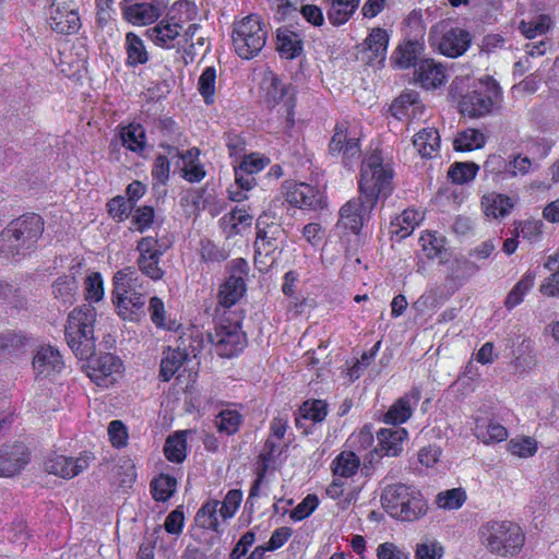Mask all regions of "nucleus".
Returning a JSON list of instances; mask_svg holds the SVG:
<instances>
[{"mask_svg": "<svg viewBox=\"0 0 559 559\" xmlns=\"http://www.w3.org/2000/svg\"><path fill=\"white\" fill-rule=\"evenodd\" d=\"M40 215L28 213L8 224L0 233V253L5 258H24L36 249L44 233Z\"/></svg>", "mask_w": 559, "mask_h": 559, "instance_id": "obj_1", "label": "nucleus"}, {"mask_svg": "<svg viewBox=\"0 0 559 559\" xmlns=\"http://www.w3.org/2000/svg\"><path fill=\"white\" fill-rule=\"evenodd\" d=\"M96 318V309L91 304H83L68 314L64 324V337L68 346L81 360L95 354L94 328Z\"/></svg>", "mask_w": 559, "mask_h": 559, "instance_id": "obj_2", "label": "nucleus"}, {"mask_svg": "<svg viewBox=\"0 0 559 559\" xmlns=\"http://www.w3.org/2000/svg\"><path fill=\"white\" fill-rule=\"evenodd\" d=\"M478 534L486 550L497 557L518 556L525 544L522 528L511 521H488L479 527Z\"/></svg>", "mask_w": 559, "mask_h": 559, "instance_id": "obj_3", "label": "nucleus"}, {"mask_svg": "<svg viewBox=\"0 0 559 559\" xmlns=\"http://www.w3.org/2000/svg\"><path fill=\"white\" fill-rule=\"evenodd\" d=\"M380 501L389 515L400 521H416L428 510L421 492L417 488L402 483L384 487Z\"/></svg>", "mask_w": 559, "mask_h": 559, "instance_id": "obj_4", "label": "nucleus"}, {"mask_svg": "<svg viewBox=\"0 0 559 559\" xmlns=\"http://www.w3.org/2000/svg\"><path fill=\"white\" fill-rule=\"evenodd\" d=\"M393 169L382 153L374 150L365 157L360 168L359 193L373 202L386 199L392 190Z\"/></svg>", "mask_w": 559, "mask_h": 559, "instance_id": "obj_5", "label": "nucleus"}, {"mask_svg": "<svg viewBox=\"0 0 559 559\" xmlns=\"http://www.w3.org/2000/svg\"><path fill=\"white\" fill-rule=\"evenodd\" d=\"M130 269L118 271L114 276L112 301L123 320L138 321L144 314L145 298L136 292L138 277Z\"/></svg>", "mask_w": 559, "mask_h": 559, "instance_id": "obj_6", "label": "nucleus"}, {"mask_svg": "<svg viewBox=\"0 0 559 559\" xmlns=\"http://www.w3.org/2000/svg\"><path fill=\"white\" fill-rule=\"evenodd\" d=\"M501 98V90L498 83L487 76L474 83L462 95L459 107L462 115L469 118H480L489 115Z\"/></svg>", "mask_w": 559, "mask_h": 559, "instance_id": "obj_7", "label": "nucleus"}, {"mask_svg": "<svg viewBox=\"0 0 559 559\" xmlns=\"http://www.w3.org/2000/svg\"><path fill=\"white\" fill-rule=\"evenodd\" d=\"M207 341L218 356L227 358L236 356L247 345V337L239 321L226 317L225 313L216 318L214 330L207 332Z\"/></svg>", "mask_w": 559, "mask_h": 559, "instance_id": "obj_8", "label": "nucleus"}, {"mask_svg": "<svg viewBox=\"0 0 559 559\" xmlns=\"http://www.w3.org/2000/svg\"><path fill=\"white\" fill-rule=\"evenodd\" d=\"M264 102L270 107L282 104L285 118L284 130H290L295 124L296 91L292 84L284 83L274 72L266 71L261 81Z\"/></svg>", "mask_w": 559, "mask_h": 559, "instance_id": "obj_9", "label": "nucleus"}, {"mask_svg": "<svg viewBox=\"0 0 559 559\" xmlns=\"http://www.w3.org/2000/svg\"><path fill=\"white\" fill-rule=\"evenodd\" d=\"M266 43V29L258 15H248L235 24L233 44L242 59L255 57Z\"/></svg>", "mask_w": 559, "mask_h": 559, "instance_id": "obj_10", "label": "nucleus"}, {"mask_svg": "<svg viewBox=\"0 0 559 559\" xmlns=\"http://www.w3.org/2000/svg\"><path fill=\"white\" fill-rule=\"evenodd\" d=\"M242 500V492L239 489H230L226 493L223 502L218 500H209L202 504L195 514L197 524L205 530H211L221 534L223 530L217 518V513L223 520L231 519Z\"/></svg>", "mask_w": 559, "mask_h": 559, "instance_id": "obj_11", "label": "nucleus"}, {"mask_svg": "<svg viewBox=\"0 0 559 559\" xmlns=\"http://www.w3.org/2000/svg\"><path fill=\"white\" fill-rule=\"evenodd\" d=\"M333 135L328 146L329 154L342 155L347 166L353 159L360 157V130L350 121L342 120L335 123Z\"/></svg>", "mask_w": 559, "mask_h": 559, "instance_id": "obj_12", "label": "nucleus"}, {"mask_svg": "<svg viewBox=\"0 0 559 559\" xmlns=\"http://www.w3.org/2000/svg\"><path fill=\"white\" fill-rule=\"evenodd\" d=\"M376 204L359 193V197L350 199L340 209L338 225L353 234H358L365 223L370 219Z\"/></svg>", "mask_w": 559, "mask_h": 559, "instance_id": "obj_13", "label": "nucleus"}, {"mask_svg": "<svg viewBox=\"0 0 559 559\" xmlns=\"http://www.w3.org/2000/svg\"><path fill=\"white\" fill-rule=\"evenodd\" d=\"M136 251L139 258L136 264L139 270L153 281L163 278L165 272L159 265L164 249L154 237H143L138 241Z\"/></svg>", "mask_w": 559, "mask_h": 559, "instance_id": "obj_14", "label": "nucleus"}, {"mask_svg": "<svg viewBox=\"0 0 559 559\" xmlns=\"http://www.w3.org/2000/svg\"><path fill=\"white\" fill-rule=\"evenodd\" d=\"M63 368L64 361L57 347L47 344L36 348L32 360L35 380L52 379L61 373Z\"/></svg>", "mask_w": 559, "mask_h": 559, "instance_id": "obj_15", "label": "nucleus"}, {"mask_svg": "<svg viewBox=\"0 0 559 559\" xmlns=\"http://www.w3.org/2000/svg\"><path fill=\"white\" fill-rule=\"evenodd\" d=\"M286 202L299 209L318 210L323 207V198L318 189L305 183L285 181L282 186Z\"/></svg>", "mask_w": 559, "mask_h": 559, "instance_id": "obj_16", "label": "nucleus"}, {"mask_svg": "<svg viewBox=\"0 0 559 559\" xmlns=\"http://www.w3.org/2000/svg\"><path fill=\"white\" fill-rule=\"evenodd\" d=\"M87 360V376L98 386H109L115 381V374L120 371L121 360L112 354H103L98 357L91 356Z\"/></svg>", "mask_w": 559, "mask_h": 559, "instance_id": "obj_17", "label": "nucleus"}, {"mask_svg": "<svg viewBox=\"0 0 559 559\" xmlns=\"http://www.w3.org/2000/svg\"><path fill=\"white\" fill-rule=\"evenodd\" d=\"M92 455L84 453L76 459L53 454L46 459L44 466L49 474L62 478H73L90 466Z\"/></svg>", "mask_w": 559, "mask_h": 559, "instance_id": "obj_18", "label": "nucleus"}, {"mask_svg": "<svg viewBox=\"0 0 559 559\" xmlns=\"http://www.w3.org/2000/svg\"><path fill=\"white\" fill-rule=\"evenodd\" d=\"M124 17L134 25H147L162 15V4L157 0H124Z\"/></svg>", "mask_w": 559, "mask_h": 559, "instance_id": "obj_19", "label": "nucleus"}, {"mask_svg": "<svg viewBox=\"0 0 559 559\" xmlns=\"http://www.w3.org/2000/svg\"><path fill=\"white\" fill-rule=\"evenodd\" d=\"M31 453L23 443L4 445L0 449V477L19 474L29 462Z\"/></svg>", "mask_w": 559, "mask_h": 559, "instance_id": "obj_20", "label": "nucleus"}, {"mask_svg": "<svg viewBox=\"0 0 559 559\" xmlns=\"http://www.w3.org/2000/svg\"><path fill=\"white\" fill-rule=\"evenodd\" d=\"M49 25L56 33L70 35L81 28V20L78 11L70 3H58L51 5Z\"/></svg>", "mask_w": 559, "mask_h": 559, "instance_id": "obj_21", "label": "nucleus"}, {"mask_svg": "<svg viewBox=\"0 0 559 559\" xmlns=\"http://www.w3.org/2000/svg\"><path fill=\"white\" fill-rule=\"evenodd\" d=\"M420 397V389L413 388L405 395L396 400V402L389 408L383 416V421L393 425V427H397L396 425L405 423L411 418L413 408L418 404Z\"/></svg>", "mask_w": 559, "mask_h": 559, "instance_id": "obj_22", "label": "nucleus"}, {"mask_svg": "<svg viewBox=\"0 0 559 559\" xmlns=\"http://www.w3.org/2000/svg\"><path fill=\"white\" fill-rule=\"evenodd\" d=\"M471 34L460 27L445 31L438 44L440 52L450 58L462 56L471 46Z\"/></svg>", "mask_w": 559, "mask_h": 559, "instance_id": "obj_23", "label": "nucleus"}, {"mask_svg": "<svg viewBox=\"0 0 559 559\" xmlns=\"http://www.w3.org/2000/svg\"><path fill=\"white\" fill-rule=\"evenodd\" d=\"M406 429L402 427L382 428L377 432L378 448L376 452L382 455L397 456L403 450V442L407 438Z\"/></svg>", "mask_w": 559, "mask_h": 559, "instance_id": "obj_24", "label": "nucleus"}, {"mask_svg": "<svg viewBox=\"0 0 559 559\" xmlns=\"http://www.w3.org/2000/svg\"><path fill=\"white\" fill-rule=\"evenodd\" d=\"M182 25L175 17H166L154 27L147 29L150 38L159 47L173 48L174 41L180 37Z\"/></svg>", "mask_w": 559, "mask_h": 559, "instance_id": "obj_25", "label": "nucleus"}, {"mask_svg": "<svg viewBox=\"0 0 559 559\" xmlns=\"http://www.w3.org/2000/svg\"><path fill=\"white\" fill-rule=\"evenodd\" d=\"M414 79L424 88H436L445 82V70L432 59H424L415 69Z\"/></svg>", "mask_w": 559, "mask_h": 559, "instance_id": "obj_26", "label": "nucleus"}, {"mask_svg": "<svg viewBox=\"0 0 559 559\" xmlns=\"http://www.w3.org/2000/svg\"><path fill=\"white\" fill-rule=\"evenodd\" d=\"M424 44L419 40H407L399 45L394 50L391 61L394 66L401 69L414 67L418 68L419 62L423 60Z\"/></svg>", "mask_w": 559, "mask_h": 559, "instance_id": "obj_27", "label": "nucleus"}, {"mask_svg": "<svg viewBox=\"0 0 559 559\" xmlns=\"http://www.w3.org/2000/svg\"><path fill=\"white\" fill-rule=\"evenodd\" d=\"M480 205L487 218L502 219L511 213L514 202L506 194L489 192L483 195Z\"/></svg>", "mask_w": 559, "mask_h": 559, "instance_id": "obj_28", "label": "nucleus"}, {"mask_svg": "<svg viewBox=\"0 0 559 559\" xmlns=\"http://www.w3.org/2000/svg\"><path fill=\"white\" fill-rule=\"evenodd\" d=\"M328 21L333 26H341L347 23L357 11L360 0H326Z\"/></svg>", "mask_w": 559, "mask_h": 559, "instance_id": "obj_29", "label": "nucleus"}, {"mask_svg": "<svg viewBox=\"0 0 559 559\" xmlns=\"http://www.w3.org/2000/svg\"><path fill=\"white\" fill-rule=\"evenodd\" d=\"M283 235L284 229L281 226H273V229L257 231L254 242L255 257H270L280 250Z\"/></svg>", "mask_w": 559, "mask_h": 559, "instance_id": "obj_30", "label": "nucleus"}, {"mask_svg": "<svg viewBox=\"0 0 559 559\" xmlns=\"http://www.w3.org/2000/svg\"><path fill=\"white\" fill-rule=\"evenodd\" d=\"M420 108L421 104L418 93L416 91H405L394 99L390 111L396 119L402 120L416 115L417 110Z\"/></svg>", "mask_w": 559, "mask_h": 559, "instance_id": "obj_31", "label": "nucleus"}, {"mask_svg": "<svg viewBox=\"0 0 559 559\" xmlns=\"http://www.w3.org/2000/svg\"><path fill=\"white\" fill-rule=\"evenodd\" d=\"M33 343V337L23 332L7 331L0 334V356L23 353Z\"/></svg>", "mask_w": 559, "mask_h": 559, "instance_id": "obj_32", "label": "nucleus"}, {"mask_svg": "<svg viewBox=\"0 0 559 559\" xmlns=\"http://www.w3.org/2000/svg\"><path fill=\"white\" fill-rule=\"evenodd\" d=\"M246 292V284L241 276H229L221 286L218 304L224 308L234 306Z\"/></svg>", "mask_w": 559, "mask_h": 559, "instance_id": "obj_33", "label": "nucleus"}, {"mask_svg": "<svg viewBox=\"0 0 559 559\" xmlns=\"http://www.w3.org/2000/svg\"><path fill=\"white\" fill-rule=\"evenodd\" d=\"M486 144V135L477 130L468 128L459 132L453 141V147L459 152L479 150Z\"/></svg>", "mask_w": 559, "mask_h": 559, "instance_id": "obj_34", "label": "nucleus"}, {"mask_svg": "<svg viewBox=\"0 0 559 559\" xmlns=\"http://www.w3.org/2000/svg\"><path fill=\"white\" fill-rule=\"evenodd\" d=\"M120 139L122 145L132 152L141 153L145 148V130L139 123H130L129 126L121 128Z\"/></svg>", "mask_w": 559, "mask_h": 559, "instance_id": "obj_35", "label": "nucleus"}, {"mask_svg": "<svg viewBox=\"0 0 559 559\" xmlns=\"http://www.w3.org/2000/svg\"><path fill=\"white\" fill-rule=\"evenodd\" d=\"M255 186V178L242 169L241 166L235 167V185L228 189L230 200L241 202L247 199V192Z\"/></svg>", "mask_w": 559, "mask_h": 559, "instance_id": "obj_36", "label": "nucleus"}, {"mask_svg": "<svg viewBox=\"0 0 559 559\" xmlns=\"http://www.w3.org/2000/svg\"><path fill=\"white\" fill-rule=\"evenodd\" d=\"M187 355L183 352L168 348L163 352L159 366V378L163 381H169L181 368Z\"/></svg>", "mask_w": 559, "mask_h": 559, "instance_id": "obj_37", "label": "nucleus"}, {"mask_svg": "<svg viewBox=\"0 0 559 559\" xmlns=\"http://www.w3.org/2000/svg\"><path fill=\"white\" fill-rule=\"evenodd\" d=\"M127 66L136 67L144 64L148 60V53L143 40L134 33L129 32L126 35Z\"/></svg>", "mask_w": 559, "mask_h": 559, "instance_id": "obj_38", "label": "nucleus"}, {"mask_svg": "<svg viewBox=\"0 0 559 559\" xmlns=\"http://www.w3.org/2000/svg\"><path fill=\"white\" fill-rule=\"evenodd\" d=\"M360 466L359 457L352 451L341 452L332 462L334 476L349 478L354 476Z\"/></svg>", "mask_w": 559, "mask_h": 559, "instance_id": "obj_39", "label": "nucleus"}, {"mask_svg": "<svg viewBox=\"0 0 559 559\" xmlns=\"http://www.w3.org/2000/svg\"><path fill=\"white\" fill-rule=\"evenodd\" d=\"M537 364L532 341L523 340L514 352L513 367L515 372L523 373L532 370Z\"/></svg>", "mask_w": 559, "mask_h": 559, "instance_id": "obj_40", "label": "nucleus"}, {"mask_svg": "<svg viewBox=\"0 0 559 559\" xmlns=\"http://www.w3.org/2000/svg\"><path fill=\"white\" fill-rule=\"evenodd\" d=\"M475 436L485 443L501 442L507 439V429L495 421L477 420Z\"/></svg>", "mask_w": 559, "mask_h": 559, "instance_id": "obj_41", "label": "nucleus"}, {"mask_svg": "<svg viewBox=\"0 0 559 559\" xmlns=\"http://www.w3.org/2000/svg\"><path fill=\"white\" fill-rule=\"evenodd\" d=\"M440 136L435 128L423 129L417 132L413 140V145L417 152L423 156H431V154L439 147Z\"/></svg>", "mask_w": 559, "mask_h": 559, "instance_id": "obj_42", "label": "nucleus"}, {"mask_svg": "<svg viewBox=\"0 0 559 559\" xmlns=\"http://www.w3.org/2000/svg\"><path fill=\"white\" fill-rule=\"evenodd\" d=\"M277 50L282 57L294 59L302 50V41L299 36L288 29L280 31L277 34Z\"/></svg>", "mask_w": 559, "mask_h": 559, "instance_id": "obj_43", "label": "nucleus"}, {"mask_svg": "<svg viewBox=\"0 0 559 559\" xmlns=\"http://www.w3.org/2000/svg\"><path fill=\"white\" fill-rule=\"evenodd\" d=\"M423 214L416 210H405L400 216L392 222V226L396 227L392 233L399 238L404 239L409 236L415 227L421 222Z\"/></svg>", "mask_w": 559, "mask_h": 559, "instance_id": "obj_44", "label": "nucleus"}, {"mask_svg": "<svg viewBox=\"0 0 559 559\" xmlns=\"http://www.w3.org/2000/svg\"><path fill=\"white\" fill-rule=\"evenodd\" d=\"M186 432L179 431L166 439L164 453L168 461L180 463L186 459Z\"/></svg>", "mask_w": 559, "mask_h": 559, "instance_id": "obj_45", "label": "nucleus"}, {"mask_svg": "<svg viewBox=\"0 0 559 559\" xmlns=\"http://www.w3.org/2000/svg\"><path fill=\"white\" fill-rule=\"evenodd\" d=\"M479 170V166L473 162H455L448 171L453 183L464 185L472 181Z\"/></svg>", "mask_w": 559, "mask_h": 559, "instance_id": "obj_46", "label": "nucleus"}, {"mask_svg": "<svg viewBox=\"0 0 559 559\" xmlns=\"http://www.w3.org/2000/svg\"><path fill=\"white\" fill-rule=\"evenodd\" d=\"M198 155L197 148L189 150L181 155L183 159L182 176L189 182H200L205 177L203 165L194 160Z\"/></svg>", "mask_w": 559, "mask_h": 559, "instance_id": "obj_47", "label": "nucleus"}, {"mask_svg": "<svg viewBox=\"0 0 559 559\" xmlns=\"http://www.w3.org/2000/svg\"><path fill=\"white\" fill-rule=\"evenodd\" d=\"M79 284L74 276L66 275L57 278L52 285L55 298L63 304H71L78 293Z\"/></svg>", "mask_w": 559, "mask_h": 559, "instance_id": "obj_48", "label": "nucleus"}, {"mask_svg": "<svg viewBox=\"0 0 559 559\" xmlns=\"http://www.w3.org/2000/svg\"><path fill=\"white\" fill-rule=\"evenodd\" d=\"M535 275L531 272L525 273L522 278L515 284V286L508 294L504 306L508 309H513L523 301V298L527 292L534 286Z\"/></svg>", "mask_w": 559, "mask_h": 559, "instance_id": "obj_49", "label": "nucleus"}, {"mask_svg": "<svg viewBox=\"0 0 559 559\" xmlns=\"http://www.w3.org/2000/svg\"><path fill=\"white\" fill-rule=\"evenodd\" d=\"M176 478L160 474L151 483L152 496L156 501H167L176 491Z\"/></svg>", "mask_w": 559, "mask_h": 559, "instance_id": "obj_50", "label": "nucleus"}, {"mask_svg": "<svg viewBox=\"0 0 559 559\" xmlns=\"http://www.w3.org/2000/svg\"><path fill=\"white\" fill-rule=\"evenodd\" d=\"M551 25V20L548 15H539L535 20L525 22L521 21L519 29L526 38H535L538 35H544L548 32Z\"/></svg>", "mask_w": 559, "mask_h": 559, "instance_id": "obj_51", "label": "nucleus"}, {"mask_svg": "<svg viewBox=\"0 0 559 559\" xmlns=\"http://www.w3.org/2000/svg\"><path fill=\"white\" fill-rule=\"evenodd\" d=\"M365 44L376 57L383 58L389 44V35L383 28H373L366 38Z\"/></svg>", "mask_w": 559, "mask_h": 559, "instance_id": "obj_52", "label": "nucleus"}, {"mask_svg": "<svg viewBox=\"0 0 559 559\" xmlns=\"http://www.w3.org/2000/svg\"><path fill=\"white\" fill-rule=\"evenodd\" d=\"M465 500V491L461 488H453L438 493L436 503L442 509L454 510L461 508Z\"/></svg>", "mask_w": 559, "mask_h": 559, "instance_id": "obj_53", "label": "nucleus"}, {"mask_svg": "<svg viewBox=\"0 0 559 559\" xmlns=\"http://www.w3.org/2000/svg\"><path fill=\"white\" fill-rule=\"evenodd\" d=\"M242 416L235 409H223L216 418V426L221 432L235 433L241 423Z\"/></svg>", "mask_w": 559, "mask_h": 559, "instance_id": "obj_54", "label": "nucleus"}, {"mask_svg": "<svg viewBox=\"0 0 559 559\" xmlns=\"http://www.w3.org/2000/svg\"><path fill=\"white\" fill-rule=\"evenodd\" d=\"M216 71L213 67H207L199 78V92L204 102L210 105L214 102Z\"/></svg>", "mask_w": 559, "mask_h": 559, "instance_id": "obj_55", "label": "nucleus"}, {"mask_svg": "<svg viewBox=\"0 0 559 559\" xmlns=\"http://www.w3.org/2000/svg\"><path fill=\"white\" fill-rule=\"evenodd\" d=\"M300 413L305 419L320 423L328 415V404L322 400L307 401L301 405Z\"/></svg>", "mask_w": 559, "mask_h": 559, "instance_id": "obj_56", "label": "nucleus"}, {"mask_svg": "<svg viewBox=\"0 0 559 559\" xmlns=\"http://www.w3.org/2000/svg\"><path fill=\"white\" fill-rule=\"evenodd\" d=\"M421 249L428 259L439 258L444 250V239L436 233H427L420 237Z\"/></svg>", "mask_w": 559, "mask_h": 559, "instance_id": "obj_57", "label": "nucleus"}, {"mask_svg": "<svg viewBox=\"0 0 559 559\" xmlns=\"http://www.w3.org/2000/svg\"><path fill=\"white\" fill-rule=\"evenodd\" d=\"M223 222L230 225L231 233L238 234L240 233V226L248 227L251 225L252 216L246 210L235 207L223 217Z\"/></svg>", "mask_w": 559, "mask_h": 559, "instance_id": "obj_58", "label": "nucleus"}, {"mask_svg": "<svg viewBox=\"0 0 559 559\" xmlns=\"http://www.w3.org/2000/svg\"><path fill=\"white\" fill-rule=\"evenodd\" d=\"M104 297V282L97 272L92 273L85 280V298L90 301H99Z\"/></svg>", "mask_w": 559, "mask_h": 559, "instance_id": "obj_59", "label": "nucleus"}, {"mask_svg": "<svg viewBox=\"0 0 559 559\" xmlns=\"http://www.w3.org/2000/svg\"><path fill=\"white\" fill-rule=\"evenodd\" d=\"M443 547L437 540L418 543L415 549V559H441Z\"/></svg>", "mask_w": 559, "mask_h": 559, "instance_id": "obj_60", "label": "nucleus"}, {"mask_svg": "<svg viewBox=\"0 0 559 559\" xmlns=\"http://www.w3.org/2000/svg\"><path fill=\"white\" fill-rule=\"evenodd\" d=\"M531 168L532 160L528 157L516 155L507 163L506 179L527 175Z\"/></svg>", "mask_w": 559, "mask_h": 559, "instance_id": "obj_61", "label": "nucleus"}, {"mask_svg": "<svg viewBox=\"0 0 559 559\" xmlns=\"http://www.w3.org/2000/svg\"><path fill=\"white\" fill-rule=\"evenodd\" d=\"M319 500L316 495H308L297 507L292 510L290 519L301 521L308 518L318 507Z\"/></svg>", "mask_w": 559, "mask_h": 559, "instance_id": "obj_62", "label": "nucleus"}, {"mask_svg": "<svg viewBox=\"0 0 559 559\" xmlns=\"http://www.w3.org/2000/svg\"><path fill=\"white\" fill-rule=\"evenodd\" d=\"M108 435L111 444L115 448H122L127 445L128 431L127 427L121 420H112L108 426Z\"/></svg>", "mask_w": 559, "mask_h": 559, "instance_id": "obj_63", "label": "nucleus"}, {"mask_svg": "<svg viewBox=\"0 0 559 559\" xmlns=\"http://www.w3.org/2000/svg\"><path fill=\"white\" fill-rule=\"evenodd\" d=\"M378 559H409V555L393 543L380 544L377 548Z\"/></svg>", "mask_w": 559, "mask_h": 559, "instance_id": "obj_64", "label": "nucleus"}]
</instances>
